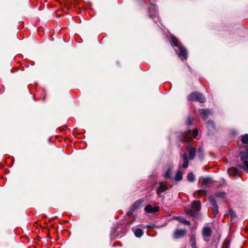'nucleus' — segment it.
I'll use <instances>...</instances> for the list:
<instances>
[{
  "label": "nucleus",
  "mask_w": 248,
  "mask_h": 248,
  "mask_svg": "<svg viewBox=\"0 0 248 248\" xmlns=\"http://www.w3.org/2000/svg\"><path fill=\"white\" fill-rule=\"evenodd\" d=\"M201 209V202L198 201H194L191 203V207L185 208V213L194 217L199 216L198 212Z\"/></svg>",
  "instance_id": "f257e3e1"
},
{
  "label": "nucleus",
  "mask_w": 248,
  "mask_h": 248,
  "mask_svg": "<svg viewBox=\"0 0 248 248\" xmlns=\"http://www.w3.org/2000/svg\"><path fill=\"white\" fill-rule=\"evenodd\" d=\"M239 156L243 165H238L240 169H242L247 172H248V148L246 151H241L239 153Z\"/></svg>",
  "instance_id": "f03ea898"
},
{
  "label": "nucleus",
  "mask_w": 248,
  "mask_h": 248,
  "mask_svg": "<svg viewBox=\"0 0 248 248\" xmlns=\"http://www.w3.org/2000/svg\"><path fill=\"white\" fill-rule=\"evenodd\" d=\"M189 101H198L200 103H204L205 98L203 95L199 93H193L187 97Z\"/></svg>",
  "instance_id": "7ed1b4c3"
},
{
  "label": "nucleus",
  "mask_w": 248,
  "mask_h": 248,
  "mask_svg": "<svg viewBox=\"0 0 248 248\" xmlns=\"http://www.w3.org/2000/svg\"><path fill=\"white\" fill-rule=\"evenodd\" d=\"M178 50L176 52L180 59L186 60L187 57V53L186 49L182 45L177 47Z\"/></svg>",
  "instance_id": "20e7f679"
},
{
  "label": "nucleus",
  "mask_w": 248,
  "mask_h": 248,
  "mask_svg": "<svg viewBox=\"0 0 248 248\" xmlns=\"http://www.w3.org/2000/svg\"><path fill=\"white\" fill-rule=\"evenodd\" d=\"M211 233L212 231L210 228L205 226L203 228L202 234L203 237L205 241H208L210 240Z\"/></svg>",
  "instance_id": "39448f33"
},
{
  "label": "nucleus",
  "mask_w": 248,
  "mask_h": 248,
  "mask_svg": "<svg viewBox=\"0 0 248 248\" xmlns=\"http://www.w3.org/2000/svg\"><path fill=\"white\" fill-rule=\"evenodd\" d=\"M186 234L185 230L177 229L174 232L173 237L174 239H179L183 237Z\"/></svg>",
  "instance_id": "423d86ee"
},
{
  "label": "nucleus",
  "mask_w": 248,
  "mask_h": 248,
  "mask_svg": "<svg viewBox=\"0 0 248 248\" xmlns=\"http://www.w3.org/2000/svg\"><path fill=\"white\" fill-rule=\"evenodd\" d=\"M191 131L188 130L187 131H185L184 133H183L181 135V139L183 141H190L192 140V138L191 136Z\"/></svg>",
  "instance_id": "0eeeda50"
},
{
  "label": "nucleus",
  "mask_w": 248,
  "mask_h": 248,
  "mask_svg": "<svg viewBox=\"0 0 248 248\" xmlns=\"http://www.w3.org/2000/svg\"><path fill=\"white\" fill-rule=\"evenodd\" d=\"M144 210L146 212L148 213H155L158 211V206H153L152 205L148 204L144 208Z\"/></svg>",
  "instance_id": "6e6552de"
},
{
  "label": "nucleus",
  "mask_w": 248,
  "mask_h": 248,
  "mask_svg": "<svg viewBox=\"0 0 248 248\" xmlns=\"http://www.w3.org/2000/svg\"><path fill=\"white\" fill-rule=\"evenodd\" d=\"M199 113L201 118L203 120L207 119L209 115L211 114V111L208 109H200Z\"/></svg>",
  "instance_id": "1a4fd4ad"
},
{
  "label": "nucleus",
  "mask_w": 248,
  "mask_h": 248,
  "mask_svg": "<svg viewBox=\"0 0 248 248\" xmlns=\"http://www.w3.org/2000/svg\"><path fill=\"white\" fill-rule=\"evenodd\" d=\"M213 183V181L211 178L206 177L203 179L202 186L204 188L206 187H210Z\"/></svg>",
  "instance_id": "9d476101"
},
{
  "label": "nucleus",
  "mask_w": 248,
  "mask_h": 248,
  "mask_svg": "<svg viewBox=\"0 0 248 248\" xmlns=\"http://www.w3.org/2000/svg\"><path fill=\"white\" fill-rule=\"evenodd\" d=\"M228 173L230 175L232 176H239V173L238 169L234 167L230 168L228 170Z\"/></svg>",
  "instance_id": "9b49d317"
},
{
  "label": "nucleus",
  "mask_w": 248,
  "mask_h": 248,
  "mask_svg": "<svg viewBox=\"0 0 248 248\" xmlns=\"http://www.w3.org/2000/svg\"><path fill=\"white\" fill-rule=\"evenodd\" d=\"M170 42L172 46H174L175 47H178L181 45L178 43V41L177 38L173 35H171L170 36Z\"/></svg>",
  "instance_id": "f8f14e48"
},
{
  "label": "nucleus",
  "mask_w": 248,
  "mask_h": 248,
  "mask_svg": "<svg viewBox=\"0 0 248 248\" xmlns=\"http://www.w3.org/2000/svg\"><path fill=\"white\" fill-rule=\"evenodd\" d=\"M167 189L168 187L167 186L163 183H161L157 190V194L160 195L161 193L165 192Z\"/></svg>",
  "instance_id": "ddd939ff"
},
{
  "label": "nucleus",
  "mask_w": 248,
  "mask_h": 248,
  "mask_svg": "<svg viewBox=\"0 0 248 248\" xmlns=\"http://www.w3.org/2000/svg\"><path fill=\"white\" fill-rule=\"evenodd\" d=\"M241 143H240L239 142H238L239 146H240V145L242 144H244L247 145H248V134H246L241 136Z\"/></svg>",
  "instance_id": "4468645a"
},
{
  "label": "nucleus",
  "mask_w": 248,
  "mask_h": 248,
  "mask_svg": "<svg viewBox=\"0 0 248 248\" xmlns=\"http://www.w3.org/2000/svg\"><path fill=\"white\" fill-rule=\"evenodd\" d=\"M143 202V200H139L135 202L131 206V210L134 211L140 207Z\"/></svg>",
  "instance_id": "2eb2a0df"
},
{
  "label": "nucleus",
  "mask_w": 248,
  "mask_h": 248,
  "mask_svg": "<svg viewBox=\"0 0 248 248\" xmlns=\"http://www.w3.org/2000/svg\"><path fill=\"white\" fill-rule=\"evenodd\" d=\"M183 173L182 170H177L175 174V180L177 181H181L183 178Z\"/></svg>",
  "instance_id": "dca6fc26"
},
{
  "label": "nucleus",
  "mask_w": 248,
  "mask_h": 248,
  "mask_svg": "<svg viewBox=\"0 0 248 248\" xmlns=\"http://www.w3.org/2000/svg\"><path fill=\"white\" fill-rule=\"evenodd\" d=\"M174 218L176 220H178L179 222H180L185 225H189L190 224V222L189 221L187 220L185 218H184L183 217H176Z\"/></svg>",
  "instance_id": "f3484780"
},
{
  "label": "nucleus",
  "mask_w": 248,
  "mask_h": 248,
  "mask_svg": "<svg viewBox=\"0 0 248 248\" xmlns=\"http://www.w3.org/2000/svg\"><path fill=\"white\" fill-rule=\"evenodd\" d=\"M196 149L195 148H191L189 151V158L192 160L195 158L196 155Z\"/></svg>",
  "instance_id": "a211bd4d"
},
{
  "label": "nucleus",
  "mask_w": 248,
  "mask_h": 248,
  "mask_svg": "<svg viewBox=\"0 0 248 248\" xmlns=\"http://www.w3.org/2000/svg\"><path fill=\"white\" fill-rule=\"evenodd\" d=\"M207 126L209 130L210 131L215 130V124L212 121H208L207 122Z\"/></svg>",
  "instance_id": "6ab92c4d"
},
{
  "label": "nucleus",
  "mask_w": 248,
  "mask_h": 248,
  "mask_svg": "<svg viewBox=\"0 0 248 248\" xmlns=\"http://www.w3.org/2000/svg\"><path fill=\"white\" fill-rule=\"evenodd\" d=\"M134 234L136 236L140 237L143 234V231L140 229H136L134 231Z\"/></svg>",
  "instance_id": "aec40b11"
},
{
  "label": "nucleus",
  "mask_w": 248,
  "mask_h": 248,
  "mask_svg": "<svg viewBox=\"0 0 248 248\" xmlns=\"http://www.w3.org/2000/svg\"><path fill=\"white\" fill-rule=\"evenodd\" d=\"M198 156L200 159H202L203 157V148L202 147H200L198 149Z\"/></svg>",
  "instance_id": "412c9836"
},
{
  "label": "nucleus",
  "mask_w": 248,
  "mask_h": 248,
  "mask_svg": "<svg viewBox=\"0 0 248 248\" xmlns=\"http://www.w3.org/2000/svg\"><path fill=\"white\" fill-rule=\"evenodd\" d=\"M187 178L189 182H193L195 179V176L192 173L190 172L188 173Z\"/></svg>",
  "instance_id": "4be33fe9"
},
{
  "label": "nucleus",
  "mask_w": 248,
  "mask_h": 248,
  "mask_svg": "<svg viewBox=\"0 0 248 248\" xmlns=\"http://www.w3.org/2000/svg\"><path fill=\"white\" fill-rule=\"evenodd\" d=\"M171 173V170L170 169H168L165 173L164 177L166 179H169L170 177Z\"/></svg>",
  "instance_id": "5701e85b"
},
{
  "label": "nucleus",
  "mask_w": 248,
  "mask_h": 248,
  "mask_svg": "<svg viewBox=\"0 0 248 248\" xmlns=\"http://www.w3.org/2000/svg\"><path fill=\"white\" fill-rule=\"evenodd\" d=\"M230 243L228 240H225L222 246V248H229Z\"/></svg>",
  "instance_id": "b1692460"
},
{
  "label": "nucleus",
  "mask_w": 248,
  "mask_h": 248,
  "mask_svg": "<svg viewBox=\"0 0 248 248\" xmlns=\"http://www.w3.org/2000/svg\"><path fill=\"white\" fill-rule=\"evenodd\" d=\"M226 196V193L224 192H218V198H225Z\"/></svg>",
  "instance_id": "393cba45"
},
{
  "label": "nucleus",
  "mask_w": 248,
  "mask_h": 248,
  "mask_svg": "<svg viewBox=\"0 0 248 248\" xmlns=\"http://www.w3.org/2000/svg\"><path fill=\"white\" fill-rule=\"evenodd\" d=\"M209 201L212 205L214 206L215 210L216 211L217 206L215 201L212 197L209 198Z\"/></svg>",
  "instance_id": "a878e982"
},
{
  "label": "nucleus",
  "mask_w": 248,
  "mask_h": 248,
  "mask_svg": "<svg viewBox=\"0 0 248 248\" xmlns=\"http://www.w3.org/2000/svg\"><path fill=\"white\" fill-rule=\"evenodd\" d=\"M229 213L231 215L232 217H236V215L235 213L233 211V210L230 209L229 210Z\"/></svg>",
  "instance_id": "bb28decb"
},
{
  "label": "nucleus",
  "mask_w": 248,
  "mask_h": 248,
  "mask_svg": "<svg viewBox=\"0 0 248 248\" xmlns=\"http://www.w3.org/2000/svg\"><path fill=\"white\" fill-rule=\"evenodd\" d=\"M198 134V130L197 129H195L192 131L193 138H196V136Z\"/></svg>",
  "instance_id": "cd10ccee"
},
{
  "label": "nucleus",
  "mask_w": 248,
  "mask_h": 248,
  "mask_svg": "<svg viewBox=\"0 0 248 248\" xmlns=\"http://www.w3.org/2000/svg\"><path fill=\"white\" fill-rule=\"evenodd\" d=\"M182 158L184 162L188 161L187 155L186 154H183L182 156Z\"/></svg>",
  "instance_id": "c85d7f7f"
},
{
  "label": "nucleus",
  "mask_w": 248,
  "mask_h": 248,
  "mask_svg": "<svg viewBox=\"0 0 248 248\" xmlns=\"http://www.w3.org/2000/svg\"><path fill=\"white\" fill-rule=\"evenodd\" d=\"M188 161H185L183 162V167L185 169L186 168L188 167Z\"/></svg>",
  "instance_id": "c756f323"
},
{
  "label": "nucleus",
  "mask_w": 248,
  "mask_h": 248,
  "mask_svg": "<svg viewBox=\"0 0 248 248\" xmlns=\"http://www.w3.org/2000/svg\"><path fill=\"white\" fill-rule=\"evenodd\" d=\"M199 194L203 195L206 194V191L204 190H200L198 191Z\"/></svg>",
  "instance_id": "7c9ffc66"
},
{
  "label": "nucleus",
  "mask_w": 248,
  "mask_h": 248,
  "mask_svg": "<svg viewBox=\"0 0 248 248\" xmlns=\"http://www.w3.org/2000/svg\"><path fill=\"white\" fill-rule=\"evenodd\" d=\"M192 119L191 118H188L187 121V123L188 125H190L192 124Z\"/></svg>",
  "instance_id": "2f4dec72"
},
{
  "label": "nucleus",
  "mask_w": 248,
  "mask_h": 248,
  "mask_svg": "<svg viewBox=\"0 0 248 248\" xmlns=\"http://www.w3.org/2000/svg\"><path fill=\"white\" fill-rule=\"evenodd\" d=\"M191 240L192 241V244L194 243V244L196 245V244H195L196 239H195V237L194 236H192Z\"/></svg>",
  "instance_id": "473e14b6"
},
{
  "label": "nucleus",
  "mask_w": 248,
  "mask_h": 248,
  "mask_svg": "<svg viewBox=\"0 0 248 248\" xmlns=\"http://www.w3.org/2000/svg\"><path fill=\"white\" fill-rule=\"evenodd\" d=\"M192 248H196V245L194 244V243L193 244H192Z\"/></svg>",
  "instance_id": "72a5a7b5"
}]
</instances>
